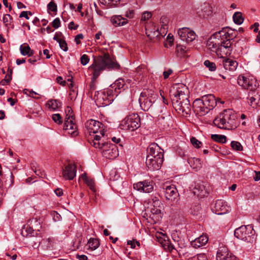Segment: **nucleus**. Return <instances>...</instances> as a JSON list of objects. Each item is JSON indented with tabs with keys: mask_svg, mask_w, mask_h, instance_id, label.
<instances>
[{
	"mask_svg": "<svg viewBox=\"0 0 260 260\" xmlns=\"http://www.w3.org/2000/svg\"><path fill=\"white\" fill-rule=\"evenodd\" d=\"M87 245L91 250L96 249L100 245V242L98 239L90 238L88 242Z\"/></svg>",
	"mask_w": 260,
	"mask_h": 260,
	"instance_id": "obj_38",
	"label": "nucleus"
},
{
	"mask_svg": "<svg viewBox=\"0 0 260 260\" xmlns=\"http://www.w3.org/2000/svg\"><path fill=\"white\" fill-rule=\"evenodd\" d=\"M52 26L55 28H57L60 26V21L59 18H55L52 22Z\"/></svg>",
	"mask_w": 260,
	"mask_h": 260,
	"instance_id": "obj_55",
	"label": "nucleus"
},
{
	"mask_svg": "<svg viewBox=\"0 0 260 260\" xmlns=\"http://www.w3.org/2000/svg\"><path fill=\"white\" fill-rule=\"evenodd\" d=\"M160 196L158 193H155L152 195L149 199V202L153 204V209H151V212L154 214H158L160 213V208L162 205L161 201L159 199Z\"/></svg>",
	"mask_w": 260,
	"mask_h": 260,
	"instance_id": "obj_18",
	"label": "nucleus"
},
{
	"mask_svg": "<svg viewBox=\"0 0 260 260\" xmlns=\"http://www.w3.org/2000/svg\"><path fill=\"white\" fill-rule=\"evenodd\" d=\"M56 81L60 85H64L66 84V81H64L62 78L61 76H58L56 78Z\"/></svg>",
	"mask_w": 260,
	"mask_h": 260,
	"instance_id": "obj_62",
	"label": "nucleus"
},
{
	"mask_svg": "<svg viewBox=\"0 0 260 260\" xmlns=\"http://www.w3.org/2000/svg\"><path fill=\"white\" fill-rule=\"evenodd\" d=\"M255 174V176H254L253 178L255 181H257L260 180V172L259 171H254Z\"/></svg>",
	"mask_w": 260,
	"mask_h": 260,
	"instance_id": "obj_64",
	"label": "nucleus"
},
{
	"mask_svg": "<svg viewBox=\"0 0 260 260\" xmlns=\"http://www.w3.org/2000/svg\"><path fill=\"white\" fill-rule=\"evenodd\" d=\"M173 71L171 69H169L167 71H165L163 73L164 79H167L169 76L172 73Z\"/></svg>",
	"mask_w": 260,
	"mask_h": 260,
	"instance_id": "obj_60",
	"label": "nucleus"
},
{
	"mask_svg": "<svg viewBox=\"0 0 260 260\" xmlns=\"http://www.w3.org/2000/svg\"><path fill=\"white\" fill-rule=\"evenodd\" d=\"M140 118L138 114L132 113L123 119L119 125L121 129L134 131L140 126Z\"/></svg>",
	"mask_w": 260,
	"mask_h": 260,
	"instance_id": "obj_8",
	"label": "nucleus"
},
{
	"mask_svg": "<svg viewBox=\"0 0 260 260\" xmlns=\"http://www.w3.org/2000/svg\"><path fill=\"white\" fill-rule=\"evenodd\" d=\"M124 16L129 19L133 18L134 16V10L129 9L125 12Z\"/></svg>",
	"mask_w": 260,
	"mask_h": 260,
	"instance_id": "obj_56",
	"label": "nucleus"
},
{
	"mask_svg": "<svg viewBox=\"0 0 260 260\" xmlns=\"http://www.w3.org/2000/svg\"><path fill=\"white\" fill-rule=\"evenodd\" d=\"M178 34L183 41L189 43L195 40L196 34L194 31L188 27H182L178 30Z\"/></svg>",
	"mask_w": 260,
	"mask_h": 260,
	"instance_id": "obj_11",
	"label": "nucleus"
},
{
	"mask_svg": "<svg viewBox=\"0 0 260 260\" xmlns=\"http://www.w3.org/2000/svg\"><path fill=\"white\" fill-rule=\"evenodd\" d=\"M140 96L145 98L156 101L157 98V95L154 90L151 89H145L141 93Z\"/></svg>",
	"mask_w": 260,
	"mask_h": 260,
	"instance_id": "obj_30",
	"label": "nucleus"
},
{
	"mask_svg": "<svg viewBox=\"0 0 260 260\" xmlns=\"http://www.w3.org/2000/svg\"><path fill=\"white\" fill-rule=\"evenodd\" d=\"M30 224L31 225V227L27 226L22 230L21 234L23 236H27L28 235H30V236H31L32 232L34 231L33 228L35 229V230L39 231L41 228L40 222L38 221L36 218L31 220Z\"/></svg>",
	"mask_w": 260,
	"mask_h": 260,
	"instance_id": "obj_20",
	"label": "nucleus"
},
{
	"mask_svg": "<svg viewBox=\"0 0 260 260\" xmlns=\"http://www.w3.org/2000/svg\"><path fill=\"white\" fill-rule=\"evenodd\" d=\"M47 9L48 11H51L53 12H56L57 5L54 2L51 1L48 4Z\"/></svg>",
	"mask_w": 260,
	"mask_h": 260,
	"instance_id": "obj_47",
	"label": "nucleus"
},
{
	"mask_svg": "<svg viewBox=\"0 0 260 260\" xmlns=\"http://www.w3.org/2000/svg\"><path fill=\"white\" fill-rule=\"evenodd\" d=\"M100 3L105 6H112L115 5L120 0H100Z\"/></svg>",
	"mask_w": 260,
	"mask_h": 260,
	"instance_id": "obj_43",
	"label": "nucleus"
},
{
	"mask_svg": "<svg viewBox=\"0 0 260 260\" xmlns=\"http://www.w3.org/2000/svg\"><path fill=\"white\" fill-rule=\"evenodd\" d=\"M190 142L194 147L197 148L201 147L202 145V142L197 140L195 137H191L190 138Z\"/></svg>",
	"mask_w": 260,
	"mask_h": 260,
	"instance_id": "obj_46",
	"label": "nucleus"
},
{
	"mask_svg": "<svg viewBox=\"0 0 260 260\" xmlns=\"http://www.w3.org/2000/svg\"><path fill=\"white\" fill-rule=\"evenodd\" d=\"M237 83L243 89L249 91H254L258 87L256 79L253 76L240 75L238 77Z\"/></svg>",
	"mask_w": 260,
	"mask_h": 260,
	"instance_id": "obj_9",
	"label": "nucleus"
},
{
	"mask_svg": "<svg viewBox=\"0 0 260 260\" xmlns=\"http://www.w3.org/2000/svg\"><path fill=\"white\" fill-rule=\"evenodd\" d=\"M204 64L207 68L210 71H215L216 69V64L213 62H211L208 60L204 61Z\"/></svg>",
	"mask_w": 260,
	"mask_h": 260,
	"instance_id": "obj_42",
	"label": "nucleus"
},
{
	"mask_svg": "<svg viewBox=\"0 0 260 260\" xmlns=\"http://www.w3.org/2000/svg\"><path fill=\"white\" fill-rule=\"evenodd\" d=\"M247 99L250 104L253 108L260 106V91L257 89L254 91H249Z\"/></svg>",
	"mask_w": 260,
	"mask_h": 260,
	"instance_id": "obj_21",
	"label": "nucleus"
},
{
	"mask_svg": "<svg viewBox=\"0 0 260 260\" xmlns=\"http://www.w3.org/2000/svg\"><path fill=\"white\" fill-rule=\"evenodd\" d=\"M164 161V154H160L154 158H146V165L150 170H158L161 167Z\"/></svg>",
	"mask_w": 260,
	"mask_h": 260,
	"instance_id": "obj_12",
	"label": "nucleus"
},
{
	"mask_svg": "<svg viewBox=\"0 0 260 260\" xmlns=\"http://www.w3.org/2000/svg\"><path fill=\"white\" fill-rule=\"evenodd\" d=\"M52 215L53 216V219L55 221L60 220V215L56 212H54Z\"/></svg>",
	"mask_w": 260,
	"mask_h": 260,
	"instance_id": "obj_63",
	"label": "nucleus"
},
{
	"mask_svg": "<svg viewBox=\"0 0 260 260\" xmlns=\"http://www.w3.org/2000/svg\"><path fill=\"white\" fill-rule=\"evenodd\" d=\"M81 63L85 66L87 64L89 61V58L88 57V55L86 54H83L81 56L80 58Z\"/></svg>",
	"mask_w": 260,
	"mask_h": 260,
	"instance_id": "obj_51",
	"label": "nucleus"
},
{
	"mask_svg": "<svg viewBox=\"0 0 260 260\" xmlns=\"http://www.w3.org/2000/svg\"><path fill=\"white\" fill-rule=\"evenodd\" d=\"M176 51L180 55H183L187 52L186 47L183 45H177L176 46Z\"/></svg>",
	"mask_w": 260,
	"mask_h": 260,
	"instance_id": "obj_45",
	"label": "nucleus"
},
{
	"mask_svg": "<svg viewBox=\"0 0 260 260\" xmlns=\"http://www.w3.org/2000/svg\"><path fill=\"white\" fill-rule=\"evenodd\" d=\"M213 212L217 215H223L229 212L231 208L223 200H218L216 201L214 208L212 209Z\"/></svg>",
	"mask_w": 260,
	"mask_h": 260,
	"instance_id": "obj_13",
	"label": "nucleus"
},
{
	"mask_svg": "<svg viewBox=\"0 0 260 260\" xmlns=\"http://www.w3.org/2000/svg\"><path fill=\"white\" fill-rule=\"evenodd\" d=\"M173 106L179 113L189 114L191 111L190 104L188 99V90L183 84L174 85L170 90Z\"/></svg>",
	"mask_w": 260,
	"mask_h": 260,
	"instance_id": "obj_2",
	"label": "nucleus"
},
{
	"mask_svg": "<svg viewBox=\"0 0 260 260\" xmlns=\"http://www.w3.org/2000/svg\"><path fill=\"white\" fill-rule=\"evenodd\" d=\"M147 158H155L158 156L160 154H164L161 151V149L157 144L153 143L150 144L147 149Z\"/></svg>",
	"mask_w": 260,
	"mask_h": 260,
	"instance_id": "obj_23",
	"label": "nucleus"
},
{
	"mask_svg": "<svg viewBox=\"0 0 260 260\" xmlns=\"http://www.w3.org/2000/svg\"><path fill=\"white\" fill-rule=\"evenodd\" d=\"M213 122L219 128L234 129L238 125L237 116L233 110L225 109L215 118Z\"/></svg>",
	"mask_w": 260,
	"mask_h": 260,
	"instance_id": "obj_4",
	"label": "nucleus"
},
{
	"mask_svg": "<svg viewBox=\"0 0 260 260\" xmlns=\"http://www.w3.org/2000/svg\"><path fill=\"white\" fill-rule=\"evenodd\" d=\"M139 101L142 109L145 111H148L152 107L153 105L155 104L156 101L142 97L141 96H140Z\"/></svg>",
	"mask_w": 260,
	"mask_h": 260,
	"instance_id": "obj_25",
	"label": "nucleus"
},
{
	"mask_svg": "<svg viewBox=\"0 0 260 260\" xmlns=\"http://www.w3.org/2000/svg\"><path fill=\"white\" fill-rule=\"evenodd\" d=\"M24 93L25 94H27L28 95H29V96H31L33 98H37L35 95L38 94L37 93H36L35 91H34L33 90H29L28 89H25L24 90Z\"/></svg>",
	"mask_w": 260,
	"mask_h": 260,
	"instance_id": "obj_53",
	"label": "nucleus"
},
{
	"mask_svg": "<svg viewBox=\"0 0 260 260\" xmlns=\"http://www.w3.org/2000/svg\"><path fill=\"white\" fill-rule=\"evenodd\" d=\"M124 81L122 79H118L112 85V88H114L116 92V90H120L121 89H123L124 90Z\"/></svg>",
	"mask_w": 260,
	"mask_h": 260,
	"instance_id": "obj_39",
	"label": "nucleus"
},
{
	"mask_svg": "<svg viewBox=\"0 0 260 260\" xmlns=\"http://www.w3.org/2000/svg\"><path fill=\"white\" fill-rule=\"evenodd\" d=\"M192 108L194 112L199 116L206 115L210 110L206 106L203 105L200 99L194 101Z\"/></svg>",
	"mask_w": 260,
	"mask_h": 260,
	"instance_id": "obj_15",
	"label": "nucleus"
},
{
	"mask_svg": "<svg viewBox=\"0 0 260 260\" xmlns=\"http://www.w3.org/2000/svg\"><path fill=\"white\" fill-rule=\"evenodd\" d=\"M54 192L58 197H60L63 194V190L62 189L57 188L54 190Z\"/></svg>",
	"mask_w": 260,
	"mask_h": 260,
	"instance_id": "obj_61",
	"label": "nucleus"
},
{
	"mask_svg": "<svg viewBox=\"0 0 260 260\" xmlns=\"http://www.w3.org/2000/svg\"><path fill=\"white\" fill-rule=\"evenodd\" d=\"M211 139L215 142L222 144L225 143L226 142V137L224 135L213 134L211 135Z\"/></svg>",
	"mask_w": 260,
	"mask_h": 260,
	"instance_id": "obj_41",
	"label": "nucleus"
},
{
	"mask_svg": "<svg viewBox=\"0 0 260 260\" xmlns=\"http://www.w3.org/2000/svg\"><path fill=\"white\" fill-rule=\"evenodd\" d=\"M47 105L50 109L53 110H56L61 107V102L57 100H51L48 101Z\"/></svg>",
	"mask_w": 260,
	"mask_h": 260,
	"instance_id": "obj_35",
	"label": "nucleus"
},
{
	"mask_svg": "<svg viewBox=\"0 0 260 260\" xmlns=\"http://www.w3.org/2000/svg\"><path fill=\"white\" fill-rule=\"evenodd\" d=\"M152 16L151 12H145L142 14L141 19V21H145L150 18Z\"/></svg>",
	"mask_w": 260,
	"mask_h": 260,
	"instance_id": "obj_50",
	"label": "nucleus"
},
{
	"mask_svg": "<svg viewBox=\"0 0 260 260\" xmlns=\"http://www.w3.org/2000/svg\"><path fill=\"white\" fill-rule=\"evenodd\" d=\"M200 100L203 105L206 106L209 110L212 109L216 105L215 98L212 94L204 95Z\"/></svg>",
	"mask_w": 260,
	"mask_h": 260,
	"instance_id": "obj_24",
	"label": "nucleus"
},
{
	"mask_svg": "<svg viewBox=\"0 0 260 260\" xmlns=\"http://www.w3.org/2000/svg\"><path fill=\"white\" fill-rule=\"evenodd\" d=\"M12 80V75L9 74H7L5 76L4 79L2 81L3 85H5V83L8 84Z\"/></svg>",
	"mask_w": 260,
	"mask_h": 260,
	"instance_id": "obj_54",
	"label": "nucleus"
},
{
	"mask_svg": "<svg viewBox=\"0 0 260 260\" xmlns=\"http://www.w3.org/2000/svg\"><path fill=\"white\" fill-rule=\"evenodd\" d=\"M230 253L226 247H221L217 252L216 259L217 260H226Z\"/></svg>",
	"mask_w": 260,
	"mask_h": 260,
	"instance_id": "obj_28",
	"label": "nucleus"
},
{
	"mask_svg": "<svg viewBox=\"0 0 260 260\" xmlns=\"http://www.w3.org/2000/svg\"><path fill=\"white\" fill-rule=\"evenodd\" d=\"M79 27L78 24L75 25L73 21H71L69 23L68 27L71 30H76Z\"/></svg>",
	"mask_w": 260,
	"mask_h": 260,
	"instance_id": "obj_58",
	"label": "nucleus"
},
{
	"mask_svg": "<svg viewBox=\"0 0 260 260\" xmlns=\"http://www.w3.org/2000/svg\"><path fill=\"white\" fill-rule=\"evenodd\" d=\"M83 38V35L82 34L77 35L75 38V41L76 44H79L81 43L80 40L82 39Z\"/></svg>",
	"mask_w": 260,
	"mask_h": 260,
	"instance_id": "obj_59",
	"label": "nucleus"
},
{
	"mask_svg": "<svg viewBox=\"0 0 260 260\" xmlns=\"http://www.w3.org/2000/svg\"><path fill=\"white\" fill-rule=\"evenodd\" d=\"M127 245H131V247L132 248H136V245L140 247V243L139 242L137 241L136 240H128L127 241Z\"/></svg>",
	"mask_w": 260,
	"mask_h": 260,
	"instance_id": "obj_48",
	"label": "nucleus"
},
{
	"mask_svg": "<svg viewBox=\"0 0 260 260\" xmlns=\"http://www.w3.org/2000/svg\"><path fill=\"white\" fill-rule=\"evenodd\" d=\"M63 129L68 131V133L71 134L72 136H75L77 135L76 131V126L73 123V116H69L68 118H66L63 125Z\"/></svg>",
	"mask_w": 260,
	"mask_h": 260,
	"instance_id": "obj_17",
	"label": "nucleus"
},
{
	"mask_svg": "<svg viewBox=\"0 0 260 260\" xmlns=\"http://www.w3.org/2000/svg\"><path fill=\"white\" fill-rule=\"evenodd\" d=\"M231 145L234 150L237 151H241L242 150L241 144L237 141H232Z\"/></svg>",
	"mask_w": 260,
	"mask_h": 260,
	"instance_id": "obj_44",
	"label": "nucleus"
},
{
	"mask_svg": "<svg viewBox=\"0 0 260 260\" xmlns=\"http://www.w3.org/2000/svg\"><path fill=\"white\" fill-rule=\"evenodd\" d=\"M234 22L237 24H241L244 21L242 14L240 12H235L233 16Z\"/></svg>",
	"mask_w": 260,
	"mask_h": 260,
	"instance_id": "obj_40",
	"label": "nucleus"
},
{
	"mask_svg": "<svg viewBox=\"0 0 260 260\" xmlns=\"http://www.w3.org/2000/svg\"><path fill=\"white\" fill-rule=\"evenodd\" d=\"M28 15H29L30 16H32V13L30 12H28V11H23L22 12L20 15H19V17H24L26 19H29V17H28Z\"/></svg>",
	"mask_w": 260,
	"mask_h": 260,
	"instance_id": "obj_57",
	"label": "nucleus"
},
{
	"mask_svg": "<svg viewBox=\"0 0 260 260\" xmlns=\"http://www.w3.org/2000/svg\"><path fill=\"white\" fill-rule=\"evenodd\" d=\"M101 137L100 135H95L94 139L92 140L90 144L95 148L102 150L103 155L104 157L110 159L116 158L119 154L117 147L115 145L108 142L101 143Z\"/></svg>",
	"mask_w": 260,
	"mask_h": 260,
	"instance_id": "obj_5",
	"label": "nucleus"
},
{
	"mask_svg": "<svg viewBox=\"0 0 260 260\" xmlns=\"http://www.w3.org/2000/svg\"><path fill=\"white\" fill-rule=\"evenodd\" d=\"M111 22L114 26L117 27L126 24L128 20L121 15H114L111 17Z\"/></svg>",
	"mask_w": 260,
	"mask_h": 260,
	"instance_id": "obj_26",
	"label": "nucleus"
},
{
	"mask_svg": "<svg viewBox=\"0 0 260 260\" xmlns=\"http://www.w3.org/2000/svg\"><path fill=\"white\" fill-rule=\"evenodd\" d=\"M223 65L226 70L234 71L237 68L238 62L230 58H227L223 60Z\"/></svg>",
	"mask_w": 260,
	"mask_h": 260,
	"instance_id": "obj_27",
	"label": "nucleus"
},
{
	"mask_svg": "<svg viewBox=\"0 0 260 260\" xmlns=\"http://www.w3.org/2000/svg\"><path fill=\"white\" fill-rule=\"evenodd\" d=\"M21 53L23 55H27L28 56H32L34 51L31 50L30 47L27 44L22 45L20 47Z\"/></svg>",
	"mask_w": 260,
	"mask_h": 260,
	"instance_id": "obj_34",
	"label": "nucleus"
},
{
	"mask_svg": "<svg viewBox=\"0 0 260 260\" xmlns=\"http://www.w3.org/2000/svg\"><path fill=\"white\" fill-rule=\"evenodd\" d=\"M59 45L60 48L63 50L64 51H67L68 50L67 43L64 40H62L61 41H59L58 43Z\"/></svg>",
	"mask_w": 260,
	"mask_h": 260,
	"instance_id": "obj_52",
	"label": "nucleus"
},
{
	"mask_svg": "<svg viewBox=\"0 0 260 260\" xmlns=\"http://www.w3.org/2000/svg\"><path fill=\"white\" fill-rule=\"evenodd\" d=\"M52 118L53 120L58 124H60L62 122L61 117L59 114H53Z\"/></svg>",
	"mask_w": 260,
	"mask_h": 260,
	"instance_id": "obj_49",
	"label": "nucleus"
},
{
	"mask_svg": "<svg viewBox=\"0 0 260 260\" xmlns=\"http://www.w3.org/2000/svg\"><path fill=\"white\" fill-rule=\"evenodd\" d=\"M208 241V238L207 236L203 235L194 240L193 245L194 246L200 247L204 246L207 243Z\"/></svg>",
	"mask_w": 260,
	"mask_h": 260,
	"instance_id": "obj_32",
	"label": "nucleus"
},
{
	"mask_svg": "<svg viewBox=\"0 0 260 260\" xmlns=\"http://www.w3.org/2000/svg\"><path fill=\"white\" fill-rule=\"evenodd\" d=\"M81 178L89 187L90 190L94 193L96 192V189L94 185V181L93 179L88 177L86 174L84 173L81 175Z\"/></svg>",
	"mask_w": 260,
	"mask_h": 260,
	"instance_id": "obj_29",
	"label": "nucleus"
},
{
	"mask_svg": "<svg viewBox=\"0 0 260 260\" xmlns=\"http://www.w3.org/2000/svg\"><path fill=\"white\" fill-rule=\"evenodd\" d=\"M102 125L103 124L101 122L93 119H89L85 122V127L87 131V133L91 136V138L88 139L90 143L96 135L101 136V139L104 138L105 131L102 127Z\"/></svg>",
	"mask_w": 260,
	"mask_h": 260,
	"instance_id": "obj_7",
	"label": "nucleus"
},
{
	"mask_svg": "<svg viewBox=\"0 0 260 260\" xmlns=\"http://www.w3.org/2000/svg\"><path fill=\"white\" fill-rule=\"evenodd\" d=\"M3 22L9 28H13V20L12 17L9 14H5L3 16Z\"/></svg>",
	"mask_w": 260,
	"mask_h": 260,
	"instance_id": "obj_37",
	"label": "nucleus"
},
{
	"mask_svg": "<svg viewBox=\"0 0 260 260\" xmlns=\"http://www.w3.org/2000/svg\"><path fill=\"white\" fill-rule=\"evenodd\" d=\"M188 162L190 166L196 171H198L202 167L201 160L198 158H190L188 159Z\"/></svg>",
	"mask_w": 260,
	"mask_h": 260,
	"instance_id": "obj_31",
	"label": "nucleus"
},
{
	"mask_svg": "<svg viewBox=\"0 0 260 260\" xmlns=\"http://www.w3.org/2000/svg\"><path fill=\"white\" fill-rule=\"evenodd\" d=\"M120 65L113 61L108 53L99 56L94 59L93 63L89 67V70L92 72V81L96 79L101 72L106 68L108 69H118Z\"/></svg>",
	"mask_w": 260,
	"mask_h": 260,
	"instance_id": "obj_3",
	"label": "nucleus"
},
{
	"mask_svg": "<svg viewBox=\"0 0 260 260\" xmlns=\"http://www.w3.org/2000/svg\"><path fill=\"white\" fill-rule=\"evenodd\" d=\"M165 196L167 200H170L172 202L174 201L178 197L179 193L174 185L165 186L164 188Z\"/></svg>",
	"mask_w": 260,
	"mask_h": 260,
	"instance_id": "obj_16",
	"label": "nucleus"
},
{
	"mask_svg": "<svg viewBox=\"0 0 260 260\" xmlns=\"http://www.w3.org/2000/svg\"><path fill=\"white\" fill-rule=\"evenodd\" d=\"M110 90L106 91H98L95 94L94 100L98 107H105L110 105L113 101V96L111 95Z\"/></svg>",
	"mask_w": 260,
	"mask_h": 260,
	"instance_id": "obj_10",
	"label": "nucleus"
},
{
	"mask_svg": "<svg viewBox=\"0 0 260 260\" xmlns=\"http://www.w3.org/2000/svg\"><path fill=\"white\" fill-rule=\"evenodd\" d=\"M212 14L211 8L209 6L204 7L200 12H198L199 16L201 18H206Z\"/></svg>",
	"mask_w": 260,
	"mask_h": 260,
	"instance_id": "obj_36",
	"label": "nucleus"
},
{
	"mask_svg": "<svg viewBox=\"0 0 260 260\" xmlns=\"http://www.w3.org/2000/svg\"><path fill=\"white\" fill-rule=\"evenodd\" d=\"M76 175V167L75 165L69 164L62 171L63 177L66 180H73Z\"/></svg>",
	"mask_w": 260,
	"mask_h": 260,
	"instance_id": "obj_19",
	"label": "nucleus"
},
{
	"mask_svg": "<svg viewBox=\"0 0 260 260\" xmlns=\"http://www.w3.org/2000/svg\"><path fill=\"white\" fill-rule=\"evenodd\" d=\"M237 33L229 27L223 28L208 40L207 49L211 52L215 53L219 57L230 55L232 50L231 40L236 37Z\"/></svg>",
	"mask_w": 260,
	"mask_h": 260,
	"instance_id": "obj_1",
	"label": "nucleus"
},
{
	"mask_svg": "<svg viewBox=\"0 0 260 260\" xmlns=\"http://www.w3.org/2000/svg\"><path fill=\"white\" fill-rule=\"evenodd\" d=\"M255 234L251 225H242L234 232V236L237 238L248 243H252L255 240Z\"/></svg>",
	"mask_w": 260,
	"mask_h": 260,
	"instance_id": "obj_6",
	"label": "nucleus"
},
{
	"mask_svg": "<svg viewBox=\"0 0 260 260\" xmlns=\"http://www.w3.org/2000/svg\"><path fill=\"white\" fill-rule=\"evenodd\" d=\"M146 34L147 37L152 40L155 38H158L160 36L158 28L154 25L153 23H149L145 26Z\"/></svg>",
	"mask_w": 260,
	"mask_h": 260,
	"instance_id": "obj_22",
	"label": "nucleus"
},
{
	"mask_svg": "<svg viewBox=\"0 0 260 260\" xmlns=\"http://www.w3.org/2000/svg\"><path fill=\"white\" fill-rule=\"evenodd\" d=\"M193 193L198 197L203 198L206 195L207 192L204 185H197L194 188Z\"/></svg>",
	"mask_w": 260,
	"mask_h": 260,
	"instance_id": "obj_33",
	"label": "nucleus"
},
{
	"mask_svg": "<svg viewBox=\"0 0 260 260\" xmlns=\"http://www.w3.org/2000/svg\"><path fill=\"white\" fill-rule=\"evenodd\" d=\"M133 187L138 191L149 193L153 190V183L152 181L144 180L134 183Z\"/></svg>",
	"mask_w": 260,
	"mask_h": 260,
	"instance_id": "obj_14",
	"label": "nucleus"
}]
</instances>
